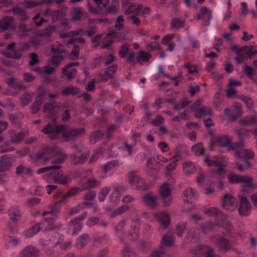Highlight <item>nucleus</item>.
Listing matches in <instances>:
<instances>
[{"label": "nucleus", "instance_id": "f257e3e1", "mask_svg": "<svg viewBox=\"0 0 257 257\" xmlns=\"http://www.w3.org/2000/svg\"><path fill=\"white\" fill-rule=\"evenodd\" d=\"M53 156L55 158L51 162L53 165H59L67 159V156L56 146L43 148L37 154L36 158L38 162L45 164Z\"/></svg>", "mask_w": 257, "mask_h": 257}, {"label": "nucleus", "instance_id": "f03ea898", "mask_svg": "<svg viewBox=\"0 0 257 257\" xmlns=\"http://www.w3.org/2000/svg\"><path fill=\"white\" fill-rule=\"evenodd\" d=\"M43 177L47 181H54L56 183L61 185L68 184L71 182V178L61 171L47 173L43 175Z\"/></svg>", "mask_w": 257, "mask_h": 257}, {"label": "nucleus", "instance_id": "7ed1b4c3", "mask_svg": "<svg viewBox=\"0 0 257 257\" xmlns=\"http://www.w3.org/2000/svg\"><path fill=\"white\" fill-rule=\"evenodd\" d=\"M61 133L62 134L64 140L68 142L84 134L85 130L83 128H72L61 125Z\"/></svg>", "mask_w": 257, "mask_h": 257}, {"label": "nucleus", "instance_id": "20e7f679", "mask_svg": "<svg viewBox=\"0 0 257 257\" xmlns=\"http://www.w3.org/2000/svg\"><path fill=\"white\" fill-rule=\"evenodd\" d=\"M190 253L194 257H213L214 254L213 249L205 245H199L193 249Z\"/></svg>", "mask_w": 257, "mask_h": 257}, {"label": "nucleus", "instance_id": "39448f33", "mask_svg": "<svg viewBox=\"0 0 257 257\" xmlns=\"http://www.w3.org/2000/svg\"><path fill=\"white\" fill-rule=\"evenodd\" d=\"M87 216V212L84 211L79 216L73 218L69 222L68 225L72 228L74 234H76L82 229L83 225L81 222L86 219Z\"/></svg>", "mask_w": 257, "mask_h": 257}, {"label": "nucleus", "instance_id": "423d86ee", "mask_svg": "<svg viewBox=\"0 0 257 257\" xmlns=\"http://www.w3.org/2000/svg\"><path fill=\"white\" fill-rule=\"evenodd\" d=\"M222 206L226 210H232L237 206L236 199L231 194H226L222 196Z\"/></svg>", "mask_w": 257, "mask_h": 257}, {"label": "nucleus", "instance_id": "0eeeda50", "mask_svg": "<svg viewBox=\"0 0 257 257\" xmlns=\"http://www.w3.org/2000/svg\"><path fill=\"white\" fill-rule=\"evenodd\" d=\"M61 125L48 123L44 127L42 132L48 135L50 138L55 139L61 133Z\"/></svg>", "mask_w": 257, "mask_h": 257}, {"label": "nucleus", "instance_id": "6e6552de", "mask_svg": "<svg viewBox=\"0 0 257 257\" xmlns=\"http://www.w3.org/2000/svg\"><path fill=\"white\" fill-rule=\"evenodd\" d=\"M240 205L238 213L241 216H247L250 214L251 205L247 199L243 196L239 197Z\"/></svg>", "mask_w": 257, "mask_h": 257}, {"label": "nucleus", "instance_id": "1a4fd4ad", "mask_svg": "<svg viewBox=\"0 0 257 257\" xmlns=\"http://www.w3.org/2000/svg\"><path fill=\"white\" fill-rule=\"evenodd\" d=\"M113 190L109 196L108 199L112 203H117L120 199L121 194L125 192L126 188L120 185L114 186L113 187Z\"/></svg>", "mask_w": 257, "mask_h": 257}, {"label": "nucleus", "instance_id": "9d476101", "mask_svg": "<svg viewBox=\"0 0 257 257\" xmlns=\"http://www.w3.org/2000/svg\"><path fill=\"white\" fill-rule=\"evenodd\" d=\"M232 140V138L227 135L215 136L212 137L211 143L215 146L224 147L228 145Z\"/></svg>", "mask_w": 257, "mask_h": 257}, {"label": "nucleus", "instance_id": "9b49d317", "mask_svg": "<svg viewBox=\"0 0 257 257\" xmlns=\"http://www.w3.org/2000/svg\"><path fill=\"white\" fill-rule=\"evenodd\" d=\"M117 69L116 64H112L106 68L104 73H99L97 75V78L101 81L106 82L112 78L113 74L115 73Z\"/></svg>", "mask_w": 257, "mask_h": 257}, {"label": "nucleus", "instance_id": "f8f14e48", "mask_svg": "<svg viewBox=\"0 0 257 257\" xmlns=\"http://www.w3.org/2000/svg\"><path fill=\"white\" fill-rule=\"evenodd\" d=\"M216 244L218 248L224 253L229 251L232 247L230 240L221 235L217 238Z\"/></svg>", "mask_w": 257, "mask_h": 257}, {"label": "nucleus", "instance_id": "ddd939ff", "mask_svg": "<svg viewBox=\"0 0 257 257\" xmlns=\"http://www.w3.org/2000/svg\"><path fill=\"white\" fill-rule=\"evenodd\" d=\"M196 19L198 20H204V25L208 26L212 19V12L206 7H202L200 9L199 14L196 16Z\"/></svg>", "mask_w": 257, "mask_h": 257}, {"label": "nucleus", "instance_id": "4468645a", "mask_svg": "<svg viewBox=\"0 0 257 257\" xmlns=\"http://www.w3.org/2000/svg\"><path fill=\"white\" fill-rule=\"evenodd\" d=\"M9 217L10 220L17 223L22 217V212L18 206H12L9 209Z\"/></svg>", "mask_w": 257, "mask_h": 257}, {"label": "nucleus", "instance_id": "2eb2a0df", "mask_svg": "<svg viewBox=\"0 0 257 257\" xmlns=\"http://www.w3.org/2000/svg\"><path fill=\"white\" fill-rule=\"evenodd\" d=\"M160 192L161 195L165 198L163 202L164 206H167L170 205L173 200L171 198H167L171 193L170 187L168 186L167 183H164L162 185L160 188Z\"/></svg>", "mask_w": 257, "mask_h": 257}, {"label": "nucleus", "instance_id": "dca6fc26", "mask_svg": "<svg viewBox=\"0 0 257 257\" xmlns=\"http://www.w3.org/2000/svg\"><path fill=\"white\" fill-rule=\"evenodd\" d=\"M129 182L134 187L145 189V184L143 179L137 175L135 172L131 171L129 174Z\"/></svg>", "mask_w": 257, "mask_h": 257}, {"label": "nucleus", "instance_id": "f3484780", "mask_svg": "<svg viewBox=\"0 0 257 257\" xmlns=\"http://www.w3.org/2000/svg\"><path fill=\"white\" fill-rule=\"evenodd\" d=\"M204 161L207 164L208 166L218 167V168L216 170L214 174L215 177H217V176H221L224 174V171L223 169L224 165L221 163L220 161L217 160L211 161L209 160L208 157H206L205 158Z\"/></svg>", "mask_w": 257, "mask_h": 257}, {"label": "nucleus", "instance_id": "a211bd4d", "mask_svg": "<svg viewBox=\"0 0 257 257\" xmlns=\"http://www.w3.org/2000/svg\"><path fill=\"white\" fill-rule=\"evenodd\" d=\"M140 220L139 219L132 220L128 235L132 237V240H137L140 236Z\"/></svg>", "mask_w": 257, "mask_h": 257}, {"label": "nucleus", "instance_id": "6ab92c4d", "mask_svg": "<svg viewBox=\"0 0 257 257\" xmlns=\"http://www.w3.org/2000/svg\"><path fill=\"white\" fill-rule=\"evenodd\" d=\"M89 155L90 153L89 152H85L81 155L78 152H74L71 154L70 159L75 165L81 164L87 160Z\"/></svg>", "mask_w": 257, "mask_h": 257}, {"label": "nucleus", "instance_id": "aec40b11", "mask_svg": "<svg viewBox=\"0 0 257 257\" xmlns=\"http://www.w3.org/2000/svg\"><path fill=\"white\" fill-rule=\"evenodd\" d=\"M39 250L32 245H28L24 248L18 254L17 257H34L38 255Z\"/></svg>", "mask_w": 257, "mask_h": 257}, {"label": "nucleus", "instance_id": "412c9836", "mask_svg": "<svg viewBox=\"0 0 257 257\" xmlns=\"http://www.w3.org/2000/svg\"><path fill=\"white\" fill-rule=\"evenodd\" d=\"M117 162L116 160H111L103 164L101 167L102 174L101 178L103 179L107 178V174L113 170L117 166Z\"/></svg>", "mask_w": 257, "mask_h": 257}, {"label": "nucleus", "instance_id": "4be33fe9", "mask_svg": "<svg viewBox=\"0 0 257 257\" xmlns=\"http://www.w3.org/2000/svg\"><path fill=\"white\" fill-rule=\"evenodd\" d=\"M221 223L222 225L221 226L223 228V233L229 237H234L235 235V231L231 223L227 219V217L224 219L221 220Z\"/></svg>", "mask_w": 257, "mask_h": 257}, {"label": "nucleus", "instance_id": "5701e85b", "mask_svg": "<svg viewBox=\"0 0 257 257\" xmlns=\"http://www.w3.org/2000/svg\"><path fill=\"white\" fill-rule=\"evenodd\" d=\"M228 180L229 182L233 184L247 183L250 184L251 183L252 179L251 178H245V177L236 175L234 173L231 172L228 176Z\"/></svg>", "mask_w": 257, "mask_h": 257}, {"label": "nucleus", "instance_id": "b1692460", "mask_svg": "<svg viewBox=\"0 0 257 257\" xmlns=\"http://www.w3.org/2000/svg\"><path fill=\"white\" fill-rule=\"evenodd\" d=\"M56 31V26L52 25L39 31L38 33V35L43 40L49 39L52 37L53 34L55 33Z\"/></svg>", "mask_w": 257, "mask_h": 257}, {"label": "nucleus", "instance_id": "393cba45", "mask_svg": "<svg viewBox=\"0 0 257 257\" xmlns=\"http://www.w3.org/2000/svg\"><path fill=\"white\" fill-rule=\"evenodd\" d=\"M18 33L21 36H27L34 32V28L32 25H27L25 22H21L18 27Z\"/></svg>", "mask_w": 257, "mask_h": 257}, {"label": "nucleus", "instance_id": "a878e982", "mask_svg": "<svg viewBox=\"0 0 257 257\" xmlns=\"http://www.w3.org/2000/svg\"><path fill=\"white\" fill-rule=\"evenodd\" d=\"M143 201L151 208L157 207V196L153 193H147L143 197Z\"/></svg>", "mask_w": 257, "mask_h": 257}, {"label": "nucleus", "instance_id": "bb28decb", "mask_svg": "<svg viewBox=\"0 0 257 257\" xmlns=\"http://www.w3.org/2000/svg\"><path fill=\"white\" fill-rule=\"evenodd\" d=\"M197 198V193L195 192L192 188L186 189L183 192V199L186 203H192Z\"/></svg>", "mask_w": 257, "mask_h": 257}, {"label": "nucleus", "instance_id": "cd10ccee", "mask_svg": "<svg viewBox=\"0 0 257 257\" xmlns=\"http://www.w3.org/2000/svg\"><path fill=\"white\" fill-rule=\"evenodd\" d=\"M155 218L164 227L167 228L170 223V216L167 212H160L155 214Z\"/></svg>", "mask_w": 257, "mask_h": 257}, {"label": "nucleus", "instance_id": "c85d7f7f", "mask_svg": "<svg viewBox=\"0 0 257 257\" xmlns=\"http://www.w3.org/2000/svg\"><path fill=\"white\" fill-rule=\"evenodd\" d=\"M54 1V0H25L24 6L27 9H30L43 4H50Z\"/></svg>", "mask_w": 257, "mask_h": 257}, {"label": "nucleus", "instance_id": "c756f323", "mask_svg": "<svg viewBox=\"0 0 257 257\" xmlns=\"http://www.w3.org/2000/svg\"><path fill=\"white\" fill-rule=\"evenodd\" d=\"M13 163V160L8 156L4 155L2 156L0 158V172L7 171Z\"/></svg>", "mask_w": 257, "mask_h": 257}, {"label": "nucleus", "instance_id": "7c9ffc66", "mask_svg": "<svg viewBox=\"0 0 257 257\" xmlns=\"http://www.w3.org/2000/svg\"><path fill=\"white\" fill-rule=\"evenodd\" d=\"M90 239V236L87 233L82 234L76 240L75 246L78 249H82L85 246Z\"/></svg>", "mask_w": 257, "mask_h": 257}, {"label": "nucleus", "instance_id": "2f4dec72", "mask_svg": "<svg viewBox=\"0 0 257 257\" xmlns=\"http://www.w3.org/2000/svg\"><path fill=\"white\" fill-rule=\"evenodd\" d=\"M180 157V154L178 153H177L172 158V159H173V161H172L170 164H169L166 168L165 171V175L167 176H169L172 174V172L175 169L177 162L178 159L177 158Z\"/></svg>", "mask_w": 257, "mask_h": 257}, {"label": "nucleus", "instance_id": "473e14b6", "mask_svg": "<svg viewBox=\"0 0 257 257\" xmlns=\"http://www.w3.org/2000/svg\"><path fill=\"white\" fill-rule=\"evenodd\" d=\"M84 13L85 12L81 8H73L71 12V21L74 22L80 20Z\"/></svg>", "mask_w": 257, "mask_h": 257}, {"label": "nucleus", "instance_id": "72a5a7b5", "mask_svg": "<svg viewBox=\"0 0 257 257\" xmlns=\"http://www.w3.org/2000/svg\"><path fill=\"white\" fill-rule=\"evenodd\" d=\"M205 213L209 216H215L217 219H220V220L225 219L226 217V215L222 214L218 209L214 207H210L207 209L205 211Z\"/></svg>", "mask_w": 257, "mask_h": 257}, {"label": "nucleus", "instance_id": "f704fd0d", "mask_svg": "<svg viewBox=\"0 0 257 257\" xmlns=\"http://www.w3.org/2000/svg\"><path fill=\"white\" fill-rule=\"evenodd\" d=\"M174 243V238L172 236H169L168 234L163 235L162 237V240L161 241V244L159 247L160 249H162V250H165L166 252L167 250L165 249L166 247H171Z\"/></svg>", "mask_w": 257, "mask_h": 257}, {"label": "nucleus", "instance_id": "c9c22d12", "mask_svg": "<svg viewBox=\"0 0 257 257\" xmlns=\"http://www.w3.org/2000/svg\"><path fill=\"white\" fill-rule=\"evenodd\" d=\"M45 92L46 91L44 89L43 90L39 95L35 98V100L32 106L33 113H36L40 110L42 103V97L45 95Z\"/></svg>", "mask_w": 257, "mask_h": 257}, {"label": "nucleus", "instance_id": "e433bc0d", "mask_svg": "<svg viewBox=\"0 0 257 257\" xmlns=\"http://www.w3.org/2000/svg\"><path fill=\"white\" fill-rule=\"evenodd\" d=\"M248 48L247 46H244L241 48L238 49L236 46H233L232 49L235 52L237 56L235 58V60L237 64H241L244 60V56L241 54V53L245 51Z\"/></svg>", "mask_w": 257, "mask_h": 257}, {"label": "nucleus", "instance_id": "4c0bfd02", "mask_svg": "<svg viewBox=\"0 0 257 257\" xmlns=\"http://www.w3.org/2000/svg\"><path fill=\"white\" fill-rule=\"evenodd\" d=\"M12 11L15 15L21 18V22H25L29 18L27 13L23 9L19 7L14 8Z\"/></svg>", "mask_w": 257, "mask_h": 257}, {"label": "nucleus", "instance_id": "58836bf2", "mask_svg": "<svg viewBox=\"0 0 257 257\" xmlns=\"http://www.w3.org/2000/svg\"><path fill=\"white\" fill-rule=\"evenodd\" d=\"M13 17L8 16L0 20V32L7 30L14 21Z\"/></svg>", "mask_w": 257, "mask_h": 257}, {"label": "nucleus", "instance_id": "ea45409f", "mask_svg": "<svg viewBox=\"0 0 257 257\" xmlns=\"http://www.w3.org/2000/svg\"><path fill=\"white\" fill-rule=\"evenodd\" d=\"M232 107L234 108L233 111L235 113V114H233V115L231 116V121H235L237 118L240 117L242 114V109L241 105L236 102H235L233 103Z\"/></svg>", "mask_w": 257, "mask_h": 257}, {"label": "nucleus", "instance_id": "a19ab883", "mask_svg": "<svg viewBox=\"0 0 257 257\" xmlns=\"http://www.w3.org/2000/svg\"><path fill=\"white\" fill-rule=\"evenodd\" d=\"M41 223H38L32 226L25 232V235L27 237H31L33 236L41 229Z\"/></svg>", "mask_w": 257, "mask_h": 257}, {"label": "nucleus", "instance_id": "79ce46f5", "mask_svg": "<svg viewBox=\"0 0 257 257\" xmlns=\"http://www.w3.org/2000/svg\"><path fill=\"white\" fill-rule=\"evenodd\" d=\"M188 230L187 223L186 222H181L178 223L176 226V234L179 236H182L186 233Z\"/></svg>", "mask_w": 257, "mask_h": 257}, {"label": "nucleus", "instance_id": "37998d69", "mask_svg": "<svg viewBox=\"0 0 257 257\" xmlns=\"http://www.w3.org/2000/svg\"><path fill=\"white\" fill-rule=\"evenodd\" d=\"M62 237V235H60L59 233H55L53 235L51 236L50 238L44 244L46 245H51L52 246H55L59 243Z\"/></svg>", "mask_w": 257, "mask_h": 257}, {"label": "nucleus", "instance_id": "c03bdc74", "mask_svg": "<svg viewBox=\"0 0 257 257\" xmlns=\"http://www.w3.org/2000/svg\"><path fill=\"white\" fill-rule=\"evenodd\" d=\"M195 170L194 164L191 161H188L183 165V172L186 175L189 176L193 174Z\"/></svg>", "mask_w": 257, "mask_h": 257}, {"label": "nucleus", "instance_id": "a18cd8bd", "mask_svg": "<svg viewBox=\"0 0 257 257\" xmlns=\"http://www.w3.org/2000/svg\"><path fill=\"white\" fill-rule=\"evenodd\" d=\"M115 36L114 33H110L108 34L103 39L101 42V47L102 49L108 48L113 42V39Z\"/></svg>", "mask_w": 257, "mask_h": 257}, {"label": "nucleus", "instance_id": "49530a36", "mask_svg": "<svg viewBox=\"0 0 257 257\" xmlns=\"http://www.w3.org/2000/svg\"><path fill=\"white\" fill-rule=\"evenodd\" d=\"M212 109L209 107L202 106L196 110L195 115L197 117H201L204 115H211Z\"/></svg>", "mask_w": 257, "mask_h": 257}, {"label": "nucleus", "instance_id": "de8ad7c7", "mask_svg": "<svg viewBox=\"0 0 257 257\" xmlns=\"http://www.w3.org/2000/svg\"><path fill=\"white\" fill-rule=\"evenodd\" d=\"M236 156L238 157H242L246 159H250L254 158V154L250 150L242 149L240 151L239 153L236 152Z\"/></svg>", "mask_w": 257, "mask_h": 257}, {"label": "nucleus", "instance_id": "09e8293b", "mask_svg": "<svg viewBox=\"0 0 257 257\" xmlns=\"http://www.w3.org/2000/svg\"><path fill=\"white\" fill-rule=\"evenodd\" d=\"M151 58V55L149 53L142 51L138 55L136 61L138 63L141 64V61L148 62Z\"/></svg>", "mask_w": 257, "mask_h": 257}, {"label": "nucleus", "instance_id": "8fccbe9b", "mask_svg": "<svg viewBox=\"0 0 257 257\" xmlns=\"http://www.w3.org/2000/svg\"><path fill=\"white\" fill-rule=\"evenodd\" d=\"M99 182L95 179L89 180L87 182L83 184L81 186L83 191L89 190L99 186Z\"/></svg>", "mask_w": 257, "mask_h": 257}, {"label": "nucleus", "instance_id": "3c124183", "mask_svg": "<svg viewBox=\"0 0 257 257\" xmlns=\"http://www.w3.org/2000/svg\"><path fill=\"white\" fill-rule=\"evenodd\" d=\"M26 136L25 133L23 132L13 134L11 138V142L14 144L19 143L24 139Z\"/></svg>", "mask_w": 257, "mask_h": 257}, {"label": "nucleus", "instance_id": "603ef678", "mask_svg": "<svg viewBox=\"0 0 257 257\" xmlns=\"http://www.w3.org/2000/svg\"><path fill=\"white\" fill-rule=\"evenodd\" d=\"M119 9V1L114 0L111 5L106 10L107 13L111 15L116 14Z\"/></svg>", "mask_w": 257, "mask_h": 257}, {"label": "nucleus", "instance_id": "864d4df0", "mask_svg": "<svg viewBox=\"0 0 257 257\" xmlns=\"http://www.w3.org/2000/svg\"><path fill=\"white\" fill-rule=\"evenodd\" d=\"M79 92V90L76 87H70L68 86H65L61 93L64 95H75Z\"/></svg>", "mask_w": 257, "mask_h": 257}, {"label": "nucleus", "instance_id": "5fc2aeb1", "mask_svg": "<svg viewBox=\"0 0 257 257\" xmlns=\"http://www.w3.org/2000/svg\"><path fill=\"white\" fill-rule=\"evenodd\" d=\"M43 111L44 113H48V114L51 117H54L56 111L55 108L52 103H48L45 104L43 106Z\"/></svg>", "mask_w": 257, "mask_h": 257}, {"label": "nucleus", "instance_id": "6e6d98bb", "mask_svg": "<svg viewBox=\"0 0 257 257\" xmlns=\"http://www.w3.org/2000/svg\"><path fill=\"white\" fill-rule=\"evenodd\" d=\"M67 68V66L62 69L63 73L65 75L68 79H73L77 74V70L75 68Z\"/></svg>", "mask_w": 257, "mask_h": 257}, {"label": "nucleus", "instance_id": "4d7b16f0", "mask_svg": "<svg viewBox=\"0 0 257 257\" xmlns=\"http://www.w3.org/2000/svg\"><path fill=\"white\" fill-rule=\"evenodd\" d=\"M105 151L103 147L100 148L99 150H95L93 151L92 156L89 160V163H93L95 162L99 157L102 155V153Z\"/></svg>", "mask_w": 257, "mask_h": 257}, {"label": "nucleus", "instance_id": "13d9d810", "mask_svg": "<svg viewBox=\"0 0 257 257\" xmlns=\"http://www.w3.org/2000/svg\"><path fill=\"white\" fill-rule=\"evenodd\" d=\"M83 191V189L82 186L80 187H74L70 189L66 194L63 196L64 198L70 197L76 195L77 193Z\"/></svg>", "mask_w": 257, "mask_h": 257}, {"label": "nucleus", "instance_id": "bf43d9fd", "mask_svg": "<svg viewBox=\"0 0 257 257\" xmlns=\"http://www.w3.org/2000/svg\"><path fill=\"white\" fill-rule=\"evenodd\" d=\"M103 136V134L99 131L92 133L90 137V141L91 144H94L99 141Z\"/></svg>", "mask_w": 257, "mask_h": 257}, {"label": "nucleus", "instance_id": "052dcab7", "mask_svg": "<svg viewBox=\"0 0 257 257\" xmlns=\"http://www.w3.org/2000/svg\"><path fill=\"white\" fill-rule=\"evenodd\" d=\"M129 209V207L127 205H123L121 206L120 207L115 209L112 213L111 214V217L114 218L118 215H121L127 211Z\"/></svg>", "mask_w": 257, "mask_h": 257}, {"label": "nucleus", "instance_id": "680f3d73", "mask_svg": "<svg viewBox=\"0 0 257 257\" xmlns=\"http://www.w3.org/2000/svg\"><path fill=\"white\" fill-rule=\"evenodd\" d=\"M110 188L108 187H103L100 190L98 195V198L99 201H104L110 191Z\"/></svg>", "mask_w": 257, "mask_h": 257}, {"label": "nucleus", "instance_id": "e2e57ef3", "mask_svg": "<svg viewBox=\"0 0 257 257\" xmlns=\"http://www.w3.org/2000/svg\"><path fill=\"white\" fill-rule=\"evenodd\" d=\"M83 33L84 32L82 30L62 32L60 34V37L62 38H69L75 35H83Z\"/></svg>", "mask_w": 257, "mask_h": 257}, {"label": "nucleus", "instance_id": "0e129e2a", "mask_svg": "<svg viewBox=\"0 0 257 257\" xmlns=\"http://www.w3.org/2000/svg\"><path fill=\"white\" fill-rule=\"evenodd\" d=\"M185 25V21L180 19H175L171 23V28L173 30H176L181 27H183Z\"/></svg>", "mask_w": 257, "mask_h": 257}, {"label": "nucleus", "instance_id": "69168bd1", "mask_svg": "<svg viewBox=\"0 0 257 257\" xmlns=\"http://www.w3.org/2000/svg\"><path fill=\"white\" fill-rule=\"evenodd\" d=\"M64 59V57L60 54H55L51 59V63L55 66H58L61 62Z\"/></svg>", "mask_w": 257, "mask_h": 257}, {"label": "nucleus", "instance_id": "338daca9", "mask_svg": "<svg viewBox=\"0 0 257 257\" xmlns=\"http://www.w3.org/2000/svg\"><path fill=\"white\" fill-rule=\"evenodd\" d=\"M121 254L122 257L136 256V253L128 246H126L125 248L122 250Z\"/></svg>", "mask_w": 257, "mask_h": 257}, {"label": "nucleus", "instance_id": "774afa93", "mask_svg": "<svg viewBox=\"0 0 257 257\" xmlns=\"http://www.w3.org/2000/svg\"><path fill=\"white\" fill-rule=\"evenodd\" d=\"M168 255L165 250H156L153 251L148 257H168Z\"/></svg>", "mask_w": 257, "mask_h": 257}]
</instances>
